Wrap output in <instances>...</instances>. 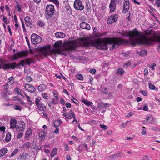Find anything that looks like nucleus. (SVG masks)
Wrapping results in <instances>:
<instances>
[{"label": "nucleus", "mask_w": 160, "mask_h": 160, "mask_svg": "<svg viewBox=\"0 0 160 160\" xmlns=\"http://www.w3.org/2000/svg\"><path fill=\"white\" fill-rule=\"evenodd\" d=\"M81 42L85 47L93 46L98 49L107 50V44H112V49L114 50L118 48L120 45L125 44L129 43L128 40L123 39L121 38H104L92 40L87 38H82Z\"/></svg>", "instance_id": "1"}, {"label": "nucleus", "mask_w": 160, "mask_h": 160, "mask_svg": "<svg viewBox=\"0 0 160 160\" xmlns=\"http://www.w3.org/2000/svg\"><path fill=\"white\" fill-rule=\"evenodd\" d=\"M122 36H129V40L131 44L133 46L136 44H148L152 45L155 42H158L159 43L158 50L160 52V37L157 36L154 39L144 38H141L140 35L138 30L134 29L132 31H123L119 32Z\"/></svg>", "instance_id": "2"}, {"label": "nucleus", "mask_w": 160, "mask_h": 160, "mask_svg": "<svg viewBox=\"0 0 160 160\" xmlns=\"http://www.w3.org/2000/svg\"><path fill=\"white\" fill-rule=\"evenodd\" d=\"M62 42L61 41L56 42L54 45V48L52 52L54 53L60 54L62 51H72L78 48V42L76 40H71L64 42L63 44V49H62L61 44Z\"/></svg>", "instance_id": "3"}, {"label": "nucleus", "mask_w": 160, "mask_h": 160, "mask_svg": "<svg viewBox=\"0 0 160 160\" xmlns=\"http://www.w3.org/2000/svg\"><path fill=\"white\" fill-rule=\"evenodd\" d=\"M33 62L32 58H28L24 60H22L20 63L17 64L15 62L12 63L6 64L0 59V69H8L11 68L12 69H14L16 67H18L20 65L22 66H24V64H27L28 65H30L31 63Z\"/></svg>", "instance_id": "4"}, {"label": "nucleus", "mask_w": 160, "mask_h": 160, "mask_svg": "<svg viewBox=\"0 0 160 160\" xmlns=\"http://www.w3.org/2000/svg\"><path fill=\"white\" fill-rule=\"evenodd\" d=\"M54 7L52 5H48L46 8L45 16L46 18L48 19L52 17L54 12Z\"/></svg>", "instance_id": "5"}, {"label": "nucleus", "mask_w": 160, "mask_h": 160, "mask_svg": "<svg viewBox=\"0 0 160 160\" xmlns=\"http://www.w3.org/2000/svg\"><path fill=\"white\" fill-rule=\"evenodd\" d=\"M50 47L49 46H44L40 49V53L41 55L47 56L50 54Z\"/></svg>", "instance_id": "6"}, {"label": "nucleus", "mask_w": 160, "mask_h": 160, "mask_svg": "<svg viewBox=\"0 0 160 160\" xmlns=\"http://www.w3.org/2000/svg\"><path fill=\"white\" fill-rule=\"evenodd\" d=\"M31 39L32 43L34 44L39 43L42 41L41 38L40 36L34 33L31 35Z\"/></svg>", "instance_id": "7"}, {"label": "nucleus", "mask_w": 160, "mask_h": 160, "mask_svg": "<svg viewBox=\"0 0 160 160\" xmlns=\"http://www.w3.org/2000/svg\"><path fill=\"white\" fill-rule=\"evenodd\" d=\"M74 6L76 9L82 10L84 8V6L82 4V2L79 0H76L74 3Z\"/></svg>", "instance_id": "8"}, {"label": "nucleus", "mask_w": 160, "mask_h": 160, "mask_svg": "<svg viewBox=\"0 0 160 160\" xmlns=\"http://www.w3.org/2000/svg\"><path fill=\"white\" fill-rule=\"evenodd\" d=\"M37 107L40 110V111L38 112L39 114H41V115H42L43 116H47V114L45 113V110H46L45 105H43L42 103L40 102L37 106Z\"/></svg>", "instance_id": "9"}, {"label": "nucleus", "mask_w": 160, "mask_h": 160, "mask_svg": "<svg viewBox=\"0 0 160 160\" xmlns=\"http://www.w3.org/2000/svg\"><path fill=\"white\" fill-rule=\"evenodd\" d=\"M25 127V123L22 121H20L18 123L16 128V130L17 131L20 132L23 131Z\"/></svg>", "instance_id": "10"}, {"label": "nucleus", "mask_w": 160, "mask_h": 160, "mask_svg": "<svg viewBox=\"0 0 160 160\" xmlns=\"http://www.w3.org/2000/svg\"><path fill=\"white\" fill-rule=\"evenodd\" d=\"M123 13H126L128 11L129 8V3L128 0H124L123 2Z\"/></svg>", "instance_id": "11"}, {"label": "nucleus", "mask_w": 160, "mask_h": 160, "mask_svg": "<svg viewBox=\"0 0 160 160\" xmlns=\"http://www.w3.org/2000/svg\"><path fill=\"white\" fill-rule=\"evenodd\" d=\"M24 88L27 91L32 93L36 91V89L34 87L31 85L29 84H25L24 86Z\"/></svg>", "instance_id": "12"}, {"label": "nucleus", "mask_w": 160, "mask_h": 160, "mask_svg": "<svg viewBox=\"0 0 160 160\" xmlns=\"http://www.w3.org/2000/svg\"><path fill=\"white\" fill-rule=\"evenodd\" d=\"M118 18V15H111L107 20V23L108 24L113 23L117 21Z\"/></svg>", "instance_id": "13"}, {"label": "nucleus", "mask_w": 160, "mask_h": 160, "mask_svg": "<svg viewBox=\"0 0 160 160\" xmlns=\"http://www.w3.org/2000/svg\"><path fill=\"white\" fill-rule=\"evenodd\" d=\"M116 0H111V2L109 5V8L111 12H112L115 10L116 9Z\"/></svg>", "instance_id": "14"}, {"label": "nucleus", "mask_w": 160, "mask_h": 160, "mask_svg": "<svg viewBox=\"0 0 160 160\" xmlns=\"http://www.w3.org/2000/svg\"><path fill=\"white\" fill-rule=\"evenodd\" d=\"M80 26L81 28L83 29H87L88 30H89L90 29V27L89 25L85 22L80 23Z\"/></svg>", "instance_id": "15"}, {"label": "nucleus", "mask_w": 160, "mask_h": 160, "mask_svg": "<svg viewBox=\"0 0 160 160\" xmlns=\"http://www.w3.org/2000/svg\"><path fill=\"white\" fill-rule=\"evenodd\" d=\"M110 104L108 103H104L103 102H101L98 104V108H107L109 106Z\"/></svg>", "instance_id": "16"}, {"label": "nucleus", "mask_w": 160, "mask_h": 160, "mask_svg": "<svg viewBox=\"0 0 160 160\" xmlns=\"http://www.w3.org/2000/svg\"><path fill=\"white\" fill-rule=\"evenodd\" d=\"M28 156L29 155L28 153L23 152L19 156V160H26Z\"/></svg>", "instance_id": "17"}, {"label": "nucleus", "mask_w": 160, "mask_h": 160, "mask_svg": "<svg viewBox=\"0 0 160 160\" xmlns=\"http://www.w3.org/2000/svg\"><path fill=\"white\" fill-rule=\"evenodd\" d=\"M16 123L17 121L15 119H11L10 122V127L12 129L15 128L16 127Z\"/></svg>", "instance_id": "18"}, {"label": "nucleus", "mask_w": 160, "mask_h": 160, "mask_svg": "<svg viewBox=\"0 0 160 160\" xmlns=\"http://www.w3.org/2000/svg\"><path fill=\"white\" fill-rule=\"evenodd\" d=\"M46 88V86L44 84H42L40 85L38 87V90L40 92H43Z\"/></svg>", "instance_id": "19"}, {"label": "nucleus", "mask_w": 160, "mask_h": 160, "mask_svg": "<svg viewBox=\"0 0 160 160\" xmlns=\"http://www.w3.org/2000/svg\"><path fill=\"white\" fill-rule=\"evenodd\" d=\"M55 36L58 38H63L65 37V34L63 32H57L55 34Z\"/></svg>", "instance_id": "20"}, {"label": "nucleus", "mask_w": 160, "mask_h": 160, "mask_svg": "<svg viewBox=\"0 0 160 160\" xmlns=\"http://www.w3.org/2000/svg\"><path fill=\"white\" fill-rule=\"evenodd\" d=\"M8 151V149L6 148H2L0 150V157L3 156Z\"/></svg>", "instance_id": "21"}, {"label": "nucleus", "mask_w": 160, "mask_h": 160, "mask_svg": "<svg viewBox=\"0 0 160 160\" xmlns=\"http://www.w3.org/2000/svg\"><path fill=\"white\" fill-rule=\"evenodd\" d=\"M32 132V129L30 128H28L27 130L25 135V137L28 139Z\"/></svg>", "instance_id": "22"}, {"label": "nucleus", "mask_w": 160, "mask_h": 160, "mask_svg": "<svg viewBox=\"0 0 160 160\" xmlns=\"http://www.w3.org/2000/svg\"><path fill=\"white\" fill-rule=\"evenodd\" d=\"M61 123H62V122L58 120H56L53 122V126L55 128H57L60 125Z\"/></svg>", "instance_id": "23"}, {"label": "nucleus", "mask_w": 160, "mask_h": 160, "mask_svg": "<svg viewBox=\"0 0 160 160\" xmlns=\"http://www.w3.org/2000/svg\"><path fill=\"white\" fill-rule=\"evenodd\" d=\"M24 56V53L22 52H18L16 54L14 55V58L15 59H17L19 57H22Z\"/></svg>", "instance_id": "24"}, {"label": "nucleus", "mask_w": 160, "mask_h": 160, "mask_svg": "<svg viewBox=\"0 0 160 160\" xmlns=\"http://www.w3.org/2000/svg\"><path fill=\"white\" fill-rule=\"evenodd\" d=\"M11 135L10 132H8L6 135L5 140L7 142H9L11 140Z\"/></svg>", "instance_id": "25"}, {"label": "nucleus", "mask_w": 160, "mask_h": 160, "mask_svg": "<svg viewBox=\"0 0 160 160\" xmlns=\"http://www.w3.org/2000/svg\"><path fill=\"white\" fill-rule=\"evenodd\" d=\"M24 148L29 149L31 146V144L30 142H27L23 146Z\"/></svg>", "instance_id": "26"}, {"label": "nucleus", "mask_w": 160, "mask_h": 160, "mask_svg": "<svg viewBox=\"0 0 160 160\" xmlns=\"http://www.w3.org/2000/svg\"><path fill=\"white\" fill-rule=\"evenodd\" d=\"M138 53L140 56H143L147 55V52L146 50H141Z\"/></svg>", "instance_id": "27"}, {"label": "nucleus", "mask_w": 160, "mask_h": 160, "mask_svg": "<svg viewBox=\"0 0 160 160\" xmlns=\"http://www.w3.org/2000/svg\"><path fill=\"white\" fill-rule=\"evenodd\" d=\"M57 153V148H55L52 151L50 156L52 158L54 156L56 155Z\"/></svg>", "instance_id": "28"}, {"label": "nucleus", "mask_w": 160, "mask_h": 160, "mask_svg": "<svg viewBox=\"0 0 160 160\" xmlns=\"http://www.w3.org/2000/svg\"><path fill=\"white\" fill-rule=\"evenodd\" d=\"M93 33L94 35L97 37H100L102 36V34L97 32V31L94 30V32H93Z\"/></svg>", "instance_id": "29"}, {"label": "nucleus", "mask_w": 160, "mask_h": 160, "mask_svg": "<svg viewBox=\"0 0 160 160\" xmlns=\"http://www.w3.org/2000/svg\"><path fill=\"white\" fill-rule=\"evenodd\" d=\"M82 102L84 104H85L86 105L88 106H90L92 104V102H89L88 101L86 100L85 99L82 100Z\"/></svg>", "instance_id": "30"}, {"label": "nucleus", "mask_w": 160, "mask_h": 160, "mask_svg": "<svg viewBox=\"0 0 160 160\" xmlns=\"http://www.w3.org/2000/svg\"><path fill=\"white\" fill-rule=\"evenodd\" d=\"M18 151H19V149H15L11 153V154L10 157H12L14 156L15 155L17 154V153H18Z\"/></svg>", "instance_id": "31"}, {"label": "nucleus", "mask_w": 160, "mask_h": 160, "mask_svg": "<svg viewBox=\"0 0 160 160\" xmlns=\"http://www.w3.org/2000/svg\"><path fill=\"white\" fill-rule=\"evenodd\" d=\"M8 83H9L11 85H12L14 82V79L13 77H11L8 80Z\"/></svg>", "instance_id": "32"}, {"label": "nucleus", "mask_w": 160, "mask_h": 160, "mask_svg": "<svg viewBox=\"0 0 160 160\" xmlns=\"http://www.w3.org/2000/svg\"><path fill=\"white\" fill-rule=\"evenodd\" d=\"M85 8L86 10L88 11H89L90 10L91 8L88 2H87L86 3Z\"/></svg>", "instance_id": "33"}, {"label": "nucleus", "mask_w": 160, "mask_h": 160, "mask_svg": "<svg viewBox=\"0 0 160 160\" xmlns=\"http://www.w3.org/2000/svg\"><path fill=\"white\" fill-rule=\"evenodd\" d=\"M76 77L79 80H82L83 78V76L80 74H77Z\"/></svg>", "instance_id": "34"}, {"label": "nucleus", "mask_w": 160, "mask_h": 160, "mask_svg": "<svg viewBox=\"0 0 160 160\" xmlns=\"http://www.w3.org/2000/svg\"><path fill=\"white\" fill-rule=\"evenodd\" d=\"M17 3L18 5L16 6V8L18 12H21V8L19 6V3L18 2H17Z\"/></svg>", "instance_id": "35"}, {"label": "nucleus", "mask_w": 160, "mask_h": 160, "mask_svg": "<svg viewBox=\"0 0 160 160\" xmlns=\"http://www.w3.org/2000/svg\"><path fill=\"white\" fill-rule=\"evenodd\" d=\"M41 100V98L40 97H38L35 99V103L37 106L40 103L39 102Z\"/></svg>", "instance_id": "36"}, {"label": "nucleus", "mask_w": 160, "mask_h": 160, "mask_svg": "<svg viewBox=\"0 0 160 160\" xmlns=\"http://www.w3.org/2000/svg\"><path fill=\"white\" fill-rule=\"evenodd\" d=\"M14 108L16 110H21L22 109V107L21 106L15 105L14 107Z\"/></svg>", "instance_id": "37"}, {"label": "nucleus", "mask_w": 160, "mask_h": 160, "mask_svg": "<svg viewBox=\"0 0 160 160\" xmlns=\"http://www.w3.org/2000/svg\"><path fill=\"white\" fill-rule=\"evenodd\" d=\"M147 118L148 121V123H150L151 122V121H152L153 119L152 116L151 115L147 117Z\"/></svg>", "instance_id": "38"}, {"label": "nucleus", "mask_w": 160, "mask_h": 160, "mask_svg": "<svg viewBox=\"0 0 160 160\" xmlns=\"http://www.w3.org/2000/svg\"><path fill=\"white\" fill-rule=\"evenodd\" d=\"M142 132H141V133L142 135H145L147 133L146 132L145 127H142Z\"/></svg>", "instance_id": "39"}, {"label": "nucleus", "mask_w": 160, "mask_h": 160, "mask_svg": "<svg viewBox=\"0 0 160 160\" xmlns=\"http://www.w3.org/2000/svg\"><path fill=\"white\" fill-rule=\"evenodd\" d=\"M131 64V63L130 61H128V62L125 63V64L123 65V67L124 68H127L129 66H130Z\"/></svg>", "instance_id": "40"}, {"label": "nucleus", "mask_w": 160, "mask_h": 160, "mask_svg": "<svg viewBox=\"0 0 160 160\" xmlns=\"http://www.w3.org/2000/svg\"><path fill=\"white\" fill-rule=\"evenodd\" d=\"M149 87L152 90H154L155 88V86L154 85L150 83H149Z\"/></svg>", "instance_id": "41"}, {"label": "nucleus", "mask_w": 160, "mask_h": 160, "mask_svg": "<svg viewBox=\"0 0 160 160\" xmlns=\"http://www.w3.org/2000/svg\"><path fill=\"white\" fill-rule=\"evenodd\" d=\"M106 97L109 99L112 96V94L111 93L109 92H106Z\"/></svg>", "instance_id": "42"}, {"label": "nucleus", "mask_w": 160, "mask_h": 160, "mask_svg": "<svg viewBox=\"0 0 160 160\" xmlns=\"http://www.w3.org/2000/svg\"><path fill=\"white\" fill-rule=\"evenodd\" d=\"M140 92L141 93L145 96H146L147 95V92L146 91L141 90L140 91Z\"/></svg>", "instance_id": "43"}, {"label": "nucleus", "mask_w": 160, "mask_h": 160, "mask_svg": "<svg viewBox=\"0 0 160 160\" xmlns=\"http://www.w3.org/2000/svg\"><path fill=\"white\" fill-rule=\"evenodd\" d=\"M49 1L53 2L56 5H59V3L58 0H48Z\"/></svg>", "instance_id": "44"}, {"label": "nucleus", "mask_w": 160, "mask_h": 160, "mask_svg": "<svg viewBox=\"0 0 160 160\" xmlns=\"http://www.w3.org/2000/svg\"><path fill=\"white\" fill-rule=\"evenodd\" d=\"M100 126L101 128L104 130H106L108 128L107 126L103 124H100Z\"/></svg>", "instance_id": "45"}, {"label": "nucleus", "mask_w": 160, "mask_h": 160, "mask_svg": "<svg viewBox=\"0 0 160 160\" xmlns=\"http://www.w3.org/2000/svg\"><path fill=\"white\" fill-rule=\"evenodd\" d=\"M24 20L25 22V23L26 22H30V18L28 16H26Z\"/></svg>", "instance_id": "46"}, {"label": "nucleus", "mask_w": 160, "mask_h": 160, "mask_svg": "<svg viewBox=\"0 0 160 160\" xmlns=\"http://www.w3.org/2000/svg\"><path fill=\"white\" fill-rule=\"evenodd\" d=\"M116 155L118 158L122 156V153L120 152H119L116 153Z\"/></svg>", "instance_id": "47"}, {"label": "nucleus", "mask_w": 160, "mask_h": 160, "mask_svg": "<svg viewBox=\"0 0 160 160\" xmlns=\"http://www.w3.org/2000/svg\"><path fill=\"white\" fill-rule=\"evenodd\" d=\"M156 5L158 7H160V0H155Z\"/></svg>", "instance_id": "48"}, {"label": "nucleus", "mask_w": 160, "mask_h": 160, "mask_svg": "<svg viewBox=\"0 0 160 160\" xmlns=\"http://www.w3.org/2000/svg\"><path fill=\"white\" fill-rule=\"evenodd\" d=\"M26 80L27 82H30L32 81V79L31 77L28 76L26 78Z\"/></svg>", "instance_id": "49"}, {"label": "nucleus", "mask_w": 160, "mask_h": 160, "mask_svg": "<svg viewBox=\"0 0 160 160\" xmlns=\"http://www.w3.org/2000/svg\"><path fill=\"white\" fill-rule=\"evenodd\" d=\"M23 133L21 132H19L18 134V135L17 136L18 139H20L21 138L22 136H23Z\"/></svg>", "instance_id": "50"}, {"label": "nucleus", "mask_w": 160, "mask_h": 160, "mask_svg": "<svg viewBox=\"0 0 160 160\" xmlns=\"http://www.w3.org/2000/svg\"><path fill=\"white\" fill-rule=\"evenodd\" d=\"M117 72L118 74L122 75L123 73L124 72L122 69H119L118 70Z\"/></svg>", "instance_id": "51"}, {"label": "nucleus", "mask_w": 160, "mask_h": 160, "mask_svg": "<svg viewBox=\"0 0 160 160\" xmlns=\"http://www.w3.org/2000/svg\"><path fill=\"white\" fill-rule=\"evenodd\" d=\"M25 24L28 27L30 28H32V24L30 22L27 23L26 22Z\"/></svg>", "instance_id": "52"}, {"label": "nucleus", "mask_w": 160, "mask_h": 160, "mask_svg": "<svg viewBox=\"0 0 160 160\" xmlns=\"http://www.w3.org/2000/svg\"><path fill=\"white\" fill-rule=\"evenodd\" d=\"M117 158V157L116 155V154H113L112 155L109 156V158L110 159H112V158Z\"/></svg>", "instance_id": "53"}, {"label": "nucleus", "mask_w": 160, "mask_h": 160, "mask_svg": "<svg viewBox=\"0 0 160 160\" xmlns=\"http://www.w3.org/2000/svg\"><path fill=\"white\" fill-rule=\"evenodd\" d=\"M38 25L40 26L43 27L44 25L45 24L42 21H39L38 22Z\"/></svg>", "instance_id": "54"}, {"label": "nucleus", "mask_w": 160, "mask_h": 160, "mask_svg": "<svg viewBox=\"0 0 160 160\" xmlns=\"http://www.w3.org/2000/svg\"><path fill=\"white\" fill-rule=\"evenodd\" d=\"M26 98H27V101H28V102H30L31 103H33V102L31 100V98L29 97V96H26Z\"/></svg>", "instance_id": "55"}, {"label": "nucleus", "mask_w": 160, "mask_h": 160, "mask_svg": "<svg viewBox=\"0 0 160 160\" xmlns=\"http://www.w3.org/2000/svg\"><path fill=\"white\" fill-rule=\"evenodd\" d=\"M25 39L27 42L28 44V47H29V48H30V43L28 39V38L27 37H25Z\"/></svg>", "instance_id": "56"}, {"label": "nucleus", "mask_w": 160, "mask_h": 160, "mask_svg": "<svg viewBox=\"0 0 160 160\" xmlns=\"http://www.w3.org/2000/svg\"><path fill=\"white\" fill-rule=\"evenodd\" d=\"M5 128L4 126L0 127V131L4 132L5 129Z\"/></svg>", "instance_id": "57"}, {"label": "nucleus", "mask_w": 160, "mask_h": 160, "mask_svg": "<svg viewBox=\"0 0 160 160\" xmlns=\"http://www.w3.org/2000/svg\"><path fill=\"white\" fill-rule=\"evenodd\" d=\"M89 72L92 74H94L96 72V70L95 69H90Z\"/></svg>", "instance_id": "58"}, {"label": "nucleus", "mask_w": 160, "mask_h": 160, "mask_svg": "<svg viewBox=\"0 0 160 160\" xmlns=\"http://www.w3.org/2000/svg\"><path fill=\"white\" fill-rule=\"evenodd\" d=\"M20 89L18 88H16L15 89V92H17V93L18 94H20Z\"/></svg>", "instance_id": "59"}, {"label": "nucleus", "mask_w": 160, "mask_h": 160, "mask_svg": "<svg viewBox=\"0 0 160 160\" xmlns=\"http://www.w3.org/2000/svg\"><path fill=\"white\" fill-rule=\"evenodd\" d=\"M3 96L6 100H8L9 99V98L8 97L6 93H5Z\"/></svg>", "instance_id": "60"}, {"label": "nucleus", "mask_w": 160, "mask_h": 160, "mask_svg": "<svg viewBox=\"0 0 160 160\" xmlns=\"http://www.w3.org/2000/svg\"><path fill=\"white\" fill-rule=\"evenodd\" d=\"M142 160H149L148 157L147 156H145L142 158Z\"/></svg>", "instance_id": "61"}, {"label": "nucleus", "mask_w": 160, "mask_h": 160, "mask_svg": "<svg viewBox=\"0 0 160 160\" xmlns=\"http://www.w3.org/2000/svg\"><path fill=\"white\" fill-rule=\"evenodd\" d=\"M8 32H9L10 35L11 36L12 35V33L10 27V26H9V25H8Z\"/></svg>", "instance_id": "62"}, {"label": "nucleus", "mask_w": 160, "mask_h": 160, "mask_svg": "<svg viewBox=\"0 0 160 160\" xmlns=\"http://www.w3.org/2000/svg\"><path fill=\"white\" fill-rule=\"evenodd\" d=\"M66 106L67 108H71V105L69 103L67 102L66 103Z\"/></svg>", "instance_id": "63"}, {"label": "nucleus", "mask_w": 160, "mask_h": 160, "mask_svg": "<svg viewBox=\"0 0 160 160\" xmlns=\"http://www.w3.org/2000/svg\"><path fill=\"white\" fill-rule=\"evenodd\" d=\"M42 95L44 99H46L48 97V95L47 94L45 93H42Z\"/></svg>", "instance_id": "64"}]
</instances>
